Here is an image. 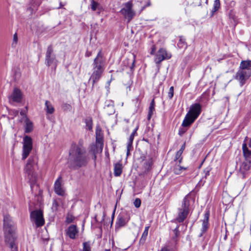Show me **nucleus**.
Here are the masks:
<instances>
[{
	"mask_svg": "<svg viewBox=\"0 0 251 251\" xmlns=\"http://www.w3.org/2000/svg\"><path fill=\"white\" fill-rule=\"evenodd\" d=\"M83 144V140H79L77 144L74 143L71 146L69 162L73 167H80L87 164L86 151Z\"/></svg>",
	"mask_w": 251,
	"mask_h": 251,
	"instance_id": "1",
	"label": "nucleus"
},
{
	"mask_svg": "<svg viewBox=\"0 0 251 251\" xmlns=\"http://www.w3.org/2000/svg\"><path fill=\"white\" fill-rule=\"evenodd\" d=\"M105 68V59L101 51L100 50L94 59L92 64V73L89 78V81L92 82L93 86L100 79Z\"/></svg>",
	"mask_w": 251,
	"mask_h": 251,
	"instance_id": "2",
	"label": "nucleus"
},
{
	"mask_svg": "<svg viewBox=\"0 0 251 251\" xmlns=\"http://www.w3.org/2000/svg\"><path fill=\"white\" fill-rule=\"evenodd\" d=\"M15 225L12 218L9 215H5L3 218V230L5 241L9 247L13 250H16L15 241Z\"/></svg>",
	"mask_w": 251,
	"mask_h": 251,
	"instance_id": "3",
	"label": "nucleus"
},
{
	"mask_svg": "<svg viewBox=\"0 0 251 251\" xmlns=\"http://www.w3.org/2000/svg\"><path fill=\"white\" fill-rule=\"evenodd\" d=\"M201 107L199 103L191 105L188 112L186 114L181 126H189L199 117L201 112Z\"/></svg>",
	"mask_w": 251,
	"mask_h": 251,
	"instance_id": "4",
	"label": "nucleus"
},
{
	"mask_svg": "<svg viewBox=\"0 0 251 251\" xmlns=\"http://www.w3.org/2000/svg\"><path fill=\"white\" fill-rule=\"evenodd\" d=\"M25 176L31 184H34L37 178V175L34 170L33 158H29L24 168Z\"/></svg>",
	"mask_w": 251,
	"mask_h": 251,
	"instance_id": "5",
	"label": "nucleus"
},
{
	"mask_svg": "<svg viewBox=\"0 0 251 251\" xmlns=\"http://www.w3.org/2000/svg\"><path fill=\"white\" fill-rule=\"evenodd\" d=\"M189 212V201L185 197L182 202L181 207L178 209V215L176 221L178 223L183 222Z\"/></svg>",
	"mask_w": 251,
	"mask_h": 251,
	"instance_id": "6",
	"label": "nucleus"
},
{
	"mask_svg": "<svg viewBox=\"0 0 251 251\" xmlns=\"http://www.w3.org/2000/svg\"><path fill=\"white\" fill-rule=\"evenodd\" d=\"M22 159L25 160L29 155L33 148L32 139L28 135H25L23 140Z\"/></svg>",
	"mask_w": 251,
	"mask_h": 251,
	"instance_id": "7",
	"label": "nucleus"
},
{
	"mask_svg": "<svg viewBox=\"0 0 251 251\" xmlns=\"http://www.w3.org/2000/svg\"><path fill=\"white\" fill-rule=\"evenodd\" d=\"M30 219L34 223L36 227H40L45 223L43 213L41 210H34L30 213Z\"/></svg>",
	"mask_w": 251,
	"mask_h": 251,
	"instance_id": "8",
	"label": "nucleus"
},
{
	"mask_svg": "<svg viewBox=\"0 0 251 251\" xmlns=\"http://www.w3.org/2000/svg\"><path fill=\"white\" fill-rule=\"evenodd\" d=\"M251 76V70L240 69L236 74L235 78L239 81L240 84L242 86Z\"/></svg>",
	"mask_w": 251,
	"mask_h": 251,
	"instance_id": "9",
	"label": "nucleus"
},
{
	"mask_svg": "<svg viewBox=\"0 0 251 251\" xmlns=\"http://www.w3.org/2000/svg\"><path fill=\"white\" fill-rule=\"evenodd\" d=\"M132 7V4L131 2H127L125 4V7L120 11V12L124 16L125 18L127 19L128 22L131 21L135 14Z\"/></svg>",
	"mask_w": 251,
	"mask_h": 251,
	"instance_id": "10",
	"label": "nucleus"
},
{
	"mask_svg": "<svg viewBox=\"0 0 251 251\" xmlns=\"http://www.w3.org/2000/svg\"><path fill=\"white\" fill-rule=\"evenodd\" d=\"M171 56V54L168 52L165 49L161 48L156 53L155 61L156 63L159 64L164 60L170 59Z\"/></svg>",
	"mask_w": 251,
	"mask_h": 251,
	"instance_id": "11",
	"label": "nucleus"
},
{
	"mask_svg": "<svg viewBox=\"0 0 251 251\" xmlns=\"http://www.w3.org/2000/svg\"><path fill=\"white\" fill-rule=\"evenodd\" d=\"M65 233L70 239H75L78 235V229L75 225H71L65 230Z\"/></svg>",
	"mask_w": 251,
	"mask_h": 251,
	"instance_id": "12",
	"label": "nucleus"
},
{
	"mask_svg": "<svg viewBox=\"0 0 251 251\" xmlns=\"http://www.w3.org/2000/svg\"><path fill=\"white\" fill-rule=\"evenodd\" d=\"M53 49L51 46H49L46 54V64L48 66H50L55 59V56L53 54Z\"/></svg>",
	"mask_w": 251,
	"mask_h": 251,
	"instance_id": "13",
	"label": "nucleus"
},
{
	"mask_svg": "<svg viewBox=\"0 0 251 251\" xmlns=\"http://www.w3.org/2000/svg\"><path fill=\"white\" fill-rule=\"evenodd\" d=\"M54 189L55 193L59 196H64L65 194L64 190L62 184V177L60 176L55 181L54 185Z\"/></svg>",
	"mask_w": 251,
	"mask_h": 251,
	"instance_id": "14",
	"label": "nucleus"
},
{
	"mask_svg": "<svg viewBox=\"0 0 251 251\" xmlns=\"http://www.w3.org/2000/svg\"><path fill=\"white\" fill-rule=\"evenodd\" d=\"M209 211H206L204 215V218L202 220V227H201V232L199 235L200 237L202 236L203 233H204L208 228L209 227Z\"/></svg>",
	"mask_w": 251,
	"mask_h": 251,
	"instance_id": "15",
	"label": "nucleus"
},
{
	"mask_svg": "<svg viewBox=\"0 0 251 251\" xmlns=\"http://www.w3.org/2000/svg\"><path fill=\"white\" fill-rule=\"evenodd\" d=\"M96 142L99 143L100 146V151L103 149V136L101 133V129L99 127H97L96 131Z\"/></svg>",
	"mask_w": 251,
	"mask_h": 251,
	"instance_id": "16",
	"label": "nucleus"
},
{
	"mask_svg": "<svg viewBox=\"0 0 251 251\" xmlns=\"http://www.w3.org/2000/svg\"><path fill=\"white\" fill-rule=\"evenodd\" d=\"M100 146L99 145V143H96V144L94 145H92L91 147L90 152L93 154V159L94 160L96 159L97 154L101 153L102 151V150L100 151Z\"/></svg>",
	"mask_w": 251,
	"mask_h": 251,
	"instance_id": "17",
	"label": "nucleus"
},
{
	"mask_svg": "<svg viewBox=\"0 0 251 251\" xmlns=\"http://www.w3.org/2000/svg\"><path fill=\"white\" fill-rule=\"evenodd\" d=\"M12 99L13 101L20 102L22 99V95L20 90L17 88H15L12 96Z\"/></svg>",
	"mask_w": 251,
	"mask_h": 251,
	"instance_id": "18",
	"label": "nucleus"
},
{
	"mask_svg": "<svg viewBox=\"0 0 251 251\" xmlns=\"http://www.w3.org/2000/svg\"><path fill=\"white\" fill-rule=\"evenodd\" d=\"M25 133L31 132L33 128V126L32 123L27 118H25Z\"/></svg>",
	"mask_w": 251,
	"mask_h": 251,
	"instance_id": "19",
	"label": "nucleus"
},
{
	"mask_svg": "<svg viewBox=\"0 0 251 251\" xmlns=\"http://www.w3.org/2000/svg\"><path fill=\"white\" fill-rule=\"evenodd\" d=\"M242 150L245 159L251 160V151H250L247 146L246 143H244L242 145Z\"/></svg>",
	"mask_w": 251,
	"mask_h": 251,
	"instance_id": "20",
	"label": "nucleus"
},
{
	"mask_svg": "<svg viewBox=\"0 0 251 251\" xmlns=\"http://www.w3.org/2000/svg\"><path fill=\"white\" fill-rule=\"evenodd\" d=\"M240 69L245 70H251V60L242 61L240 64Z\"/></svg>",
	"mask_w": 251,
	"mask_h": 251,
	"instance_id": "21",
	"label": "nucleus"
},
{
	"mask_svg": "<svg viewBox=\"0 0 251 251\" xmlns=\"http://www.w3.org/2000/svg\"><path fill=\"white\" fill-rule=\"evenodd\" d=\"M45 110L47 114H51L54 113V108L50 101L46 100L45 101Z\"/></svg>",
	"mask_w": 251,
	"mask_h": 251,
	"instance_id": "22",
	"label": "nucleus"
},
{
	"mask_svg": "<svg viewBox=\"0 0 251 251\" xmlns=\"http://www.w3.org/2000/svg\"><path fill=\"white\" fill-rule=\"evenodd\" d=\"M122 170H123L122 164L120 163H116L114 165V175L116 176H120L122 173Z\"/></svg>",
	"mask_w": 251,
	"mask_h": 251,
	"instance_id": "23",
	"label": "nucleus"
},
{
	"mask_svg": "<svg viewBox=\"0 0 251 251\" xmlns=\"http://www.w3.org/2000/svg\"><path fill=\"white\" fill-rule=\"evenodd\" d=\"M39 3L38 2H31L29 6L27 9V11L29 12L30 14H32L34 13L37 9V7L39 6Z\"/></svg>",
	"mask_w": 251,
	"mask_h": 251,
	"instance_id": "24",
	"label": "nucleus"
},
{
	"mask_svg": "<svg viewBox=\"0 0 251 251\" xmlns=\"http://www.w3.org/2000/svg\"><path fill=\"white\" fill-rule=\"evenodd\" d=\"M126 223L127 222L126 221V219L122 216L119 215L116 222V226L121 227L125 226Z\"/></svg>",
	"mask_w": 251,
	"mask_h": 251,
	"instance_id": "25",
	"label": "nucleus"
},
{
	"mask_svg": "<svg viewBox=\"0 0 251 251\" xmlns=\"http://www.w3.org/2000/svg\"><path fill=\"white\" fill-rule=\"evenodd\" d=\"M220 0H215L213 4V7L211 11V17L213 16L215 12L218 10L220 7Z\"/></svg>",
	"mask_w": 251,
	"mask_h": 251,
	"instance_id": "26",
	"label": "nucleus"
},
{
	"mask_svg": "<svg viewBox=\"0 0 251 251\" xmlns=\"http://www.w3.org/2000/svg\"><path fill=\"white\" fill-rule=\"evenodd\" d=\"M251 167V160L245 159V161L242 163L241 169L245 171H248Z\"/></svg>",
	"mask_w": 251,
	"mask_h": 251,
	"instance_id": "27",
	"label": "nucleus"
},
{
	"mask_svg": "<svg viewBox=\"0 0 251 251\" xmlns=\"http://www.w3.org/2000/svg\"><path fill=\"white\" fill-rule=\"evenodd\" d=\"M152 163V159L149 158L143 162V165L145 169V172L148 171L151 168Z\"/></svg>",
	"mask_w": 251,
	"mask_h": 251,
	"instance_id": "28",
	"label": "nucleus"
},
{
	"mask_svg": "<svg viewBox=\"0 0 251 251\" xmlns=\"http://www.w3.org/2000/svg\"><path fill=\"white\" fill-rule=\"evenodd\" d=\"M149 228H150L149 226L145 227V230H144V231L142 235V236L140 238V243L143 244L145 242L147 237L148 234V231H149Z\"/></svg>",
	"mask_w": 251,
	"mask_h": 251,
	"instance_id": "29",
	"label": "nucleus"
},
{
	"mask_svg": "<svg viewBox=\"0 0 251 251\" xmlns=\"http://www.w3.org/2000/svg\"><path fill=\"white\" fill-rule=\"evenodd\" d=\"M154 111V101L153 100L150 103V105L149 108V112L148 115V119L149 120L151 119L152 115H153V111Z\"/></svg>",
	"mask_w": 251,
	"mask_h": 251,
	"instance_id": "30",
	"label": "nucleus"
},
{
	"mask_svg": "<svg viewBox=\"0 0 251 251\" xmlns=\"http://www.w3.org/2000/svg\"><path fill=\"white\" fill-rule=\"evenodd\" d=\"M186 170V168L176 165L174 168V171L176 174H180L183 171Z\"/></svg>",
	"mask_w": 251,
	"mask_h": 251,
	"instance_id": "31",
	"label": "nucleus"
},
{
	"mask_svg": "<svg viewBox=\"0 0 251 251\" xmlns=\"http://www.w3.org/2000/svg\"><path fill=\"white\" fill-rule=\"evenodd\" d=\"M177 46L179 48H186V44L185 43V40L182 37H181L177 43Z\"/></svg>",
	"mask_w": 251,
	"mask_h": 251,
	"instance_id": "32",
	"label": "nucleus"
},
{
	"mask_svg": "<svg viewBox=\"0 0 251 251\" xmlns=\"http://www.w3.org/2000/svg\"><path fill=\"white\" fill-rule=\"evenodd\" d=\"M81 251H91L90 242H85L83 243V249Z\"/></svg>",
	"mask_w": 251,
	"mask_h": 251,
	"instance_id": "33",
	"label": "nucleus"
},
{
	"mask_svg": "<svg viewBox=\"0 0 251 251\" xmlns=\"http://www.w3.org/2000/svg\"><path fill=\"white\" fill-rule=\"evenodd\" d=\"M133 142L128 140L127 143V147H126V155L128 156L130 154V151L132 150L133 146H132Z\"/></svg>",
	"mask_w": 251,
	"mask_h": 251,
	"instance_id": "34",
	"label": "nucleus"
},
{
	"mask_svg": "<svg viewBox=\"0 0 251 251\" xmlns=\"http://www.w3.org/2000/svg\"><path fill=\"white\" fill-rule=\"evenodd\" d=\"M86 127L88 130H91L93 128L92 120L91 118L86 119Z\"/></svg>",
	"mask_w": 251,
	"mask_h": 251,
	"instance_id": "35",
	"label": "nucleus"
},
{
	"mask_svg": "<svg viewBox=\"0 0 251 251\" xmlns=\"http://www.w3.org/2000/svg\"><path fill=\"white\" fill-rule=\"evenodd\" d=\"M99 4L98 2L94 1V0H92L91 3V8L93 11H95Z\"/></svg>",
	"mask_w": 251,
	"mask_h": 251,
	"instance_id": "36",
	"label": "nucleus"
},
{
	"mask_svg": "<svg viewBox=\"0 0 251 251\" xmlns=\"http://www.w3.org/2000/svg\"><path fill=\"white\" fill-rule=\"evenodd\" d=\"M181 154L182 153L178 151L176 154L175 160H178V162L180 163L182 160Z\"/></svg>",
	"mask_w": 251,
	"mask_h": 251,
	"instance_id": "37",
	"label": "nucleus"
},
{
	"mask_svg": "<svg viewBox=\"0 0 251 251\" xmlns=\"http://www.w3.org/2000/svg\"><path fill=\"white\" fill-rule=\"evenodd\" d=\"M133 203L135 207L139 208L141 206V201L140 199L136 198L135 200Z\"/></svg>",
	"mask_w": 251,
	"mask_h": 251,
	"instance_id": "38",
	"label": "nucleus"
},
{
	"mask_svg": "<svg viewBox=\"0 0 251 251\" xmlns=\"http://www.w3.org/2000/svg\"><path fill=\"white\" fill-rule=\"evenodd\" d=\"M182 126V127L180 128L178 131V134L180 136L182 135L186 131V130H187V127H188V126L184 127Z\"/></svg>",
	"mask_w": 251,
	"mask_h": 251,
	"instance_id": "39",
	"label": "nucleus"
},
{
	"mask_svg": "<svg viewBox=\"0 0 251 251\" xmlns=\"http://www.w3.org/2000/svg\"><path fill=\"white\" fill-rule=\"evenodd\" d=\"M174 96V87L171 86L169 89V91L168 92V97L171 99Z\"/></svg>",
	"mask_w": 251,
	"mask_h": 251,
	"instance_id": "40",
	"label": "nucleus"
},
{
	"mask_svg": "<svg viewBox=\"0 0 251 251\" xmlns=\"http://www.w3.org/2000/svg\"><path fill=\"white\" fill-rule=\"evenodd\" d=\"M17 42H18V36H17V34L16 33H15L13 36V43L12 44V46H15L17 43Z\"/></svg>",
	"mask_w": 251,
	"mask_h": 251,
	"instance_id": "41",
	"label": "nucleus"
},
{
	"mask_svg": "<svg viewBox=\"0 0 251 251\" xmlns=\"http://www.w3.org/2000/svg\"><path fill=\"white\" fill-rule=\"evenodd\" d=\"M210 171H211V168L209 167H207L204 170L203 173L204 174V177L205 178H206L207 176L209 175V173H210Z\"/></svg>",
	"mask_w": 251,
	"mask_h": 251,
	"instance_id": "42",
	"label": "nucleus"
},
{
	"mask_svg": "<svg viewBox=\"0 0 251 251\" xmlns=\"http://www.w3.org/2000/svg\"><path fill=\"white\" fill-rule=\"evenodd\" d=\"M27 111V108L26 107L25 109H23L20 111V114L22 116H23V118L25 120V118H27L26 116V112Z\"/></svg>",
	"mask_w": 251,
	"mask_h": 251,
	"instance_id": "43",
	"label": "nucleus"
},
{
	"mask_svg": "<svg viewBox=\"0 0 251 251\" xmlns=\"http://www.w3.org/2000/svg\"><path fill=\"white\" fill-rule=\"evenodd\" d=\"M74 220V217L71 215H68L66 218V222L68 224L72 223Z\"/></svg>",
	"mask_w": 251,
	"mask_h": 251,
	"instance_id": "44",
	"label": "nucleus"
},
{
	"mask_svg": "<svg viewBox=\"0 0 251 251\" xmlns=\"http://www.w3.org/2000/svg\"><path fill=\"white\" fill-rule=\"evenodd\" d=\"M173 232L175 235V238H176L179 234L178 226H176V228L173 230Z\"/></svg>",
	"mask_w": 251,
	"mask_h": 251,
	"instance_id": "45",
	"label": "nucleus"
},
{
	"mask_svg": "<svg viewBox=\"0 0 251 251\" xmlns=\"http://www.w3.org/2000/svg\"><path fill=\"white\" fill-rule=\"evenodd\" d=\"M185 148V143H184L182 146H181L180 150L178 151L179 152H180L181 153H182L183 151H184Z\"/></svg>",
	"mask_w": 251,
	"mask_h": 251,
	"instance_id": "46",
	"label": "nucleus"
},
{
	"mask_svg": "<svg viewBox=\"0 0 251 251\" xmlns=\"http://www.w3.org/2000/svg\"><path fill=\"white\" fill-rule=\"evenodd\" d=\"M160 251H171L170 249L167 247H164L162 248Z\"/></svg>",
	"mask_w": 251,
	"mask_h": 251,
	"instance_id": "47",
	"label": "nucleus"
},
{
	"mask_svg": "<svg viewBox=\"0 0 251 251\" xmlns=\"http://www.w3.org/2000/svg\"><path fill=\"white\" fill-rule=\"evenodd\" d=\"M92 55V52L91 51H89L88 50H87L86 53H85V56L86 57H89L90 56H91Z\"/></svg>",
	"mask_w": 251,
	"mask_h": 251,
	"instance_id": "48",
	"label": "nucleus"
},
{
	"mask_svg": "<svg viewBox=\"0 0 251 251\" xmlns=\"http://www.w3.org/2000/svg\"><path fill=\"white\" fill-rule=\"evenodd\" d=\"M137 130V128H135L133 131L131 133V134L130 135H132L134 137L135 134H136V131Z\"/></svg>",
	"mask_w": 251,
	"mask_h": 251,
	"instance_id": "49",
	"label": "nucleus"
},
{
	"mask_svg": "<svg viewBox=\"0 0 251 251\" xmlns=\"http://www.w3.org/2000/svg\"><path fill=\"white\" fill-rule=\"evenodd\" d=\"M134 137L132 135H130L128 140H129L130 141H131L133 142V139H134Z\"/></svg>",
	"mask_w": 251,
	"mask_h": 251,
	"instance_id": "50",
	"label": "nucleus"
},
{
	"mask_svg": "<svg viewBox=\"0 0 251 251\" xmlns=\"http://www.w3.org/2000/svg\"><path fill=\"white\" fill-rule=\"evenodd\" d=\"M13 113L15 114V115H17L18 114L19 111L16 110H14L13 111Z\"/></svg>",
	"mask_w": 251,
	"mask_h": 251,
	"instance_id": "51",
	"label": "nucleus"
},
{
	"mask_svg": "<svg viewBox=\"0 0 251 251\" xmlns=\"http://www.w3.org/2000/svg\"><path fill=\"white\" fill-rule=\"evenodd\" d=\"M53 206L54 207H57V203L56 201H54L53 203Z\"/></svg>",
	"mask_w": 251,
	"mask_h": 251,
	"instance_id": "52",
	"label": "nucleus"
},
{
	"mask_svg": "<svg viewBox=\"0 0 251 251\" xmlns=\"http://www.w3.org/2000/svg\"><path fill=\"white\" fill-rule=\"evenodd\" d=\"M64 106L66 107V108H69L71 107L70 105L68 104H65Z\"/></svg>",
	"mask_w": 251,
	"mask_h": 251,
	"instance_id": "53",
	"label": "nucleus"
},
{
	"mask_svg": "<svg viewBox=\"0 0 251 251\" xmlns=\"http://www.w3.org/2000/svg\"><path fill=\"white\" fill-rule=\"evenodd\" d=\"M133 59H134V56L133 55ZM134 60H133V61H132V65L130 67L131 68L134 65Z\"/></svg>",
	"mask_w": 251,
	"mask_h": 251,
	"instance_id": "54",
	"label": "nucleus"
},
{
	"mask_svg": "<svg viewBox=\"0 0 251 251\" xmlns=\"http://www.w3.org/2000/svg\"><path fill=\"white\" fill-rule=\"evenodd\" d=\"M154 52H155V49L153 48V49H152V50L151 51V54H154Z\"/></svg>",
	"mask_w": 251,
	"mask_h": 251,
	"instance_id": "55",
	"label": "nucleus"
},
{
	"mask_svg": "<svg viewBox=\"0 0 251 251\" xmlns=\"http://www.w3.org/2000/svg\"><path fill=\"white\" fill-rule=\"evenodd\" d=\"M249 145V147H250V148H251V139H250V140Z\"/></svg>",
	"mask_w": 251,
	"mask_h": 251,
	"instance_id": "56",
	"label": "nucleus"
},
{
	"mask_svg": "<svg viewBox=\"0 0 251 251\" xmlns=\"http://www.w3.org/2000/svg\"><path fill=\"white\" fill-rule=\"evenodd\" d=\"M151 5V2H149L148 4H147L146 6H150Z\"/></svg>",
	"mask_w": 251,
	"mask_h": 251,
	"instance_id": "57",
	"label": "nucleus"
},
{
	"mask_svg": "<svg viewBox=\"0 0 251 251\" xmlns=\"http://www.w3.org/2000/svg\"><path fill=\"white\" fill-rule=\"evenodd\" d=\"M145 7H143L142 8V10H143L144 8H145Z\"/></svg>",
	"mask_w": 251,
	"mask_h": 251,
	"instance_id": "58",
	"label": "nucleus"
},
{
	"mask_svg": "<svg viewBox=\"0 0 251 251\" xmlns=\"http://www.w3.org/2000/svg\"><path fill=\"white\" fill-rule=\"evenodd\" d=\"M114 213L113 214V215H112V218H113L114 217Z\"/></svg>",
	"mask_w": 251,
	"mask_h": 251,
	"instance_id": "59",
	"label": "nucleus"
}]
</instances>
